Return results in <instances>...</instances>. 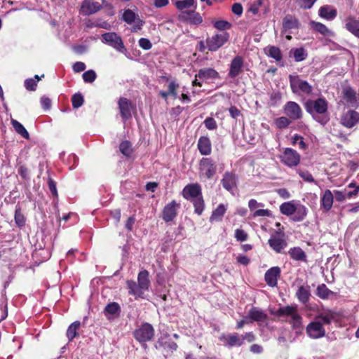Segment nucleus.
Masks as SVG:
<instances>
[{
    "label": "nucleus",
    "instance_id": "f257e3e1",
    "mask_svg": "<svg viewBox=\"0 0 359 359\" xmlns=\"http://www.w3.org/2000/svg\"><path fill=\"white\" fill-rule=\"evenodd\" d=\"M276 316L282 320L289 323L297 334H302L303 330L302 317L298 313L296 306L280 307L276 311Z\"/></svg>",
    "mask_w": 359,
    "mask_h": 359
},
{
    "label": "nucleus",
    "instance_id": "f03ea898",
    "mask_svg": "<svg viewBox=\"0 0 359 359\" xmlns=\"http://www.w3.org/2000/svg\"><path fill=\"white\" fill-rule=\"evenodd\" d=\"M328 102L323 97H319L316 100H309L305 104L306 111L312 117L322 124H325L328 118L325 116L327 112Z\"/></svg>",
    "mask_w": 359,
    "mask_h": 359
},
{
    "label": "nucleus",
    "instance_id": "7ed1b4c3",
    "mask_svg": "<svg viewBox=\"0 0 359 359\" xmlns=\"http://www.w3.org/2000/svg\"><path fill=\"white\" fill-rule=\"evenodd\" d=\"M218 166L219 171L224 169V165H218L212 158H202L199 162V177L201 179L210 180L216 174Z\"/></svg>",
    "mask_w": 359,
    "mask_h": 359
},
{
    "label": "nucleus",
    "instance_id": "20e7f679",
    "mask_svg": "<svg viewBox=\"0 0 359 359\" xmlns=\"http://www.w3.org/2000/svg\"><path fill=\"white\" fill-rule=\"evenodd\" d=\"M102 41L114 48L118 53L125 55L128 50L124 45L122 38L116 32H106L102 34Z\"/></svg>",
    "mask_w": 359,
    "mask_h": 359
},
{
    "label": "nucleus",
    "instance_id": "39448f33",
    "mask_svg": "<svg viewBox=\"0 0 359 359\" xmlns=\"http://www.w3.org/2000/svg\"><path fill=\"white\" fill-rule=\"evenodd\" d=\"M290 85L292 93L295 94L304 93L310 95L312 93L313 87L304 80L301 79L298 76H289Z\"/></svg>",
    "mask_w": 359,
    "mask_h": 359
},
{
    "label": "nucleus",
    "instance_id": "423d86ee",
    "mask_svg": "<svg viewBox=\"0 0 359 359\" xmlns=\"http://www.w3.org/2000/svg\"><path fill=\"white\" fill-rule=\"evenodd\" d=\"M123 20L128 25H133L132 32H137L142 29L144 21L141 20L138 14L130 9H126L123 13Z\"/></svg>",
    "mask_w": 359,
    "mask_h": 359
},
{
    "label": "nucleus",
    "instance_id": "0eeeda50",
    "mask_svg": "<svg viewBox=\"0 0 359 359\" xmlns=\"http://www.w3.org/2000/svg\"><path fill=\"white\" fill-rule=\"evenodd\" d=\"M154 333L153 326L148 323H145L135 331L134 337L140 343H144L151 341L154 336Z\"/></svg>",
    "mask_w": 359,
    "mask_h": 359
},
{
    "label": "nucleus",
    "instance_id": "6e6552de",
    "mask_svg": "<svg viewBox=\"0 0 359 359\" xmlns=\"http://www.w3.org/2000/svg\"><path fill=\"white\" fill-rule=\"evenodd\" d=\"M229 39V34L222 32L216 34L206 40L207 48L210 51H216Z\"/></svg>",
    "mask_w": 359,
    "mask_h": 359
},
{
    "label": "nucleus",
    "instance_id": "1a4fd4ad",
    "mask_svg": "<svg viewBox=\"0 0 359 359\" xmlns=\"http://www.w3.org/2000/svg\"><path fill=\"white\" fill-rule=\"evenodd\" d=\"M283 110L284 114L292 121L301 119L303 116V111L301 107L293 101L287 102L283 106Z\"/></svg>",
    "mask_w": 359,
    "mask_h": 359
},
{
    "label": "nucleus",
    "instance_id": "9d476101",
    "mask_svg": "<svg viewBox=\"0 0 359 359\" xmlns=\"http://www.w3.org/2000/svg\"><path fill=\"white\" fill-rule=\"evenodd\" d=\"M306 332L308 336L313 339L324 337L326 334L324 325L316 318L306 326Z\"/></svg>",
    "mask_w": 359,
    "mask_h": 359
},
{
    "label": "nucleus",
    "instance_id": "9b49d317",
    "mask_svg": "<svg viewBox=\"0 0 359 359\" xmlns=\"http://www.w3.org/2000/svg\"><path fill=\"white\" fill-rule=\"evenodd\" d=\"M180 207V205L174 200L168 203L162 211V219L165 222H172L177 217Z\"/></svg>",
    "mask_w": 359,
    "mask_h": 359
},
{
    "label": "nucleus",
    "instance_id": "f8f14e48",
    "mask_svg": "<svg viewBox=\"0 0 359 359\" xmlns=\"http://www.w3.org/2000/svg\"><path fill=\"white\" fill-rule=\"evenodd\" d=\"M282 161L289 167H294L299 164L300 156L294 149L290 148L285 149L281 156Z\"/></svg>",
    "mask_w": 359,
    "mask_h": 359
},
{
    "label": "nucleus",
    "instance_id": "ddd939ff",
    "mask_svg": "<svg viewBox=\"0 0 359 359\" xmlns=\"http://www.w3.org/2000/svg\"><path fill=\"white\" fill-rule=\"evenodd\" d=\"M102 6L99 2L93 0H84L81 6L80 13L83 15H93L100 10Z\"/></svg>",
    "mask_w": 359,
    "mask_h": 359
},
{
    "label": "nucleus",
    "instance_id": "4468645a",
    "mask_svg": "<svg viewBox=\"0 0 359 359\" xmlns=\"http://www.w3.org/2000/svg\"><path fill=\"white\" fill-rule=\"evenodd\" d=\"M269 246L277 253H280L287 246V243L283 238V236L276 233L272 235L269 241Z\"/></svg>",
    "mask_w": 359,
    "mask_h": 359
},
{
    "label": "nucleus",
    "instance_id": "2eb2a0df",
    "mask_svg": "<svg viewBox=\"0 0 359 359\" xmlns=\"http://www.w3.org/2000/svg\"><path fill=\"white\" fill-rule=\"evenodd\" d=\"M182 194L186 199L194 200L202 196L201 186L198 184H188L184 188Z\"/></svg>",
    "mask_w": 359,
    "mask_h": 359
},
{
    "label": "nucleus",
    "instance_id": "dca6fc26",
    "mask_svg": "<svg viewBox=\"0 0 359 359\" xmlns=\"http://www.w3.org/2000/svg\"><path fill=\"white\" fill-rule=\"evenodd\" d=\"M178 18L181 20L189 21L194 25L201 24L203 21L201 15L198 13H196L195 9L182 11L179 15Z\"/></svg>",
    "mask_w": 359,
    "mask_h": 359
},
{
    "label": "nucleus",
    "instance_id": "f3484780",
    "mask_svg": "<svg viewBox=\"0 0 359 359\" xmlns=\"http://www.w3.org/2000/svg\"><path fill=\"white\" fill-rule=\"evenodd\" d=\"M358 121L359 113L353 110L348 111L341 119L342 125L349 128L353 127Z\"/></svg>",
    "mask_w": 359,
    "mask_h": 359
},
{
    "label": "nucleus",
    "instance_id": "a211bd4d",
    "mask_svg": "<svg viewBox=\"0 0 359 359\" xmlns=\"http://www.w3.org/2000/svg\"><path fill=\"white\" fill-rule=\"evenodd\" d=\"M280 269L278 266H273L266 271L264 276L265 281L270 287L277 285L278 278L280 275Z\"/></svg>",
    "mask_w": 359,
    "mask_h": 359
},
{
    "label": "nucleus",
    "instance_id": "6ab92c4d",
    "mask_svg": "<svg viewBox=\"0 0 359 359\" xmlns=\"http://www.w3.org/2000/svg\"><path fill=\"white\" fill-rule=\"evenodd\" d=\"M167 337V334H165L160 337L156 341V342L154 344V348L157 350L163 348L171 352L176 351L177 348V344L172 341H165V339Z\"/></svg>",
    "mask_w": 359,
    "mask_h": 359
},
{
    "label": "nucleus",
    "instance_id": "aec40b11",
    "mask_svg": "<svg viewBox=\"0 0 359 359\" xmlns=\"http://www.w3.org/2000/svg\"><path fill=\"white\" fill-rule=\"evenodd\" d=\"M243 67V60L241 56H236L231 61L229 72V77L234 79L238 76Z\"/></svg>",
    "mask_w": 359,
    "mask_h": 359
},
{
    "label": "nucleus",
    "instance_id": "412c9836",
    "mask_svg": "<svg viewBox=\"0 0 359 359\" xmlns=\"http://www.w3.org/2000/svg\"><path fill=\"white\" fill-rule=\"evenodd\" d=\"M236 175L233 172H226L221 180L222 187L227 191H232L236 186Z\"/></svg>",
    "mask_w": 359,
    "mask_h": 359
},
{
    "label": "nucleus",
    "instance_id": "4be33fe9",
    "mask_svg": "<svg viewBox=\"0 0 359 359\" xmlns=\"http://www.w3.org/2000/svg\"><path fill=\"white\" fill-rule=\"evenodd\" d=\"M118 108L121 116L124 121L131 117V103L127 98L121 97L119 99Z\"/></svg>",
    "mask_w": 359,
    "mask_h": 359
},
{
    "label": "nucleus",
    "instance_id": "5701e85b",
    "mask_svg": "<svg viewBox=\"0 0 359 359\" xmlns=\"http://www.w3.org/2000/svg\"><path fill=\"white\" fill-rule=\"evenodd\" d=\"M343 93L344 99L346 101V104L350 107L357 108L359 103L355 91L353 88L348 87L344 89Z\"/></svg>",
    "mask_w": 359,
    "mask_h": 359
},
{
    "label": "nucleus",
    "instance_id": "b1692460",
    "mask_svg": "<svg viewBox=\"0 0 359 359\" xmlns=\"http://www.w3.org/2000/svg\"><path fill=\"white\" fill-rule=\"evenodd\" d=\"M229 347L241 346L243 344V338L237 333L230 334L229 335H223L220 337Z\"/></svg>",
    "mask_w": 359,
    "mask_h": 359
},
{
    "label": "nucleus",
    "instance_id": "393cba45",
    "mask_svg": "<svg viewBox=\"0 0 359 359\" xmlns=\"http://www.w3.org/2000/svg\"><path fill=\"white\" fill-rule=\"evenodd\" d=\"M196 78L202 81L217 79L219 78V73L213 68H203L198 70Z\"/></svg>",
    "mask_w": 359,
    "mask_h": 359
},
{
    "label": "nucleus",
    "instance_id": "a878e982",
    "mask_svg": "<svg viewBox=\"0 0 359 359\" xmlns=\"http://www.w3.org/2000/svg\"><path fill=\"white\" fill-rule=\"evenodd\" d=\"M318 15L320 18L327 20H334L337 15V10L330 5H325L320 8Z\"/></svg>",
    "mask_w": 359,
    "mask_h": 359
},
{
    "label": "nucleus",
    "instance_id": "bb28decb",
    "mask_svg": "<svg viewBox=\"0 0 359 359\" xmlns=\"http://www.w3.org/2000/svg\"><path fill=\"white\" fill-rule=\"evenodd\" d=\"M334 196L330 190L327 189L323 194L320 199V205L325 212L329 211L333 204Z\"/></svg>",
    "mask_w": 359,
    "mask_h": 359
},
{
    "label": "nucleus",
    "instance_id": "cd10ccee",
    "mask_svg": "<svg viewBox=\"0 0 359 359\" xmlns=\"http://www.w3.org/2000/svg\"><path fill=\"white\" fill-rule=\"evenodd\" d=\"M149 272L147 270L140 271L137 276V284L144 292L147 291L150 287Z\"/></svg>",
    "mask_w": 359,
    "mask_h": 359
},
{
    "label": "nucleus",
    "instance_id": "c85d7f7f",
    "mask_svg": "<svg viewBox=\"0 0 359 359\" xmlns=\"http://www.w3.org/2000/svg\"><path fill=\"white\" fill-rule=\"evenodd\" d=\"M129 294L135 297V299L144 298V291L139 287V285L134 280L126 282Z\"/></svg>",
    "mask_w": 359,
    "mask_h": 359
},
{
    "label": "nucleus",
    "instance_id": "c756f323",
    "mask_svg": "<svg viewBox=\"0 0 359 359\" xmlns=\"http://www.w3.org/2000/svg\"><path fill=\"white\" fill-rule=\"evenodd\" d=\"M308 210L304 205L297 203L295 207V212L292 216V219L294 222H301L306 217Z\"/></svg>",
    "mask_w": 359,
    "mask_h": 359
},
{
    "label": "nucleus",
    "instance_id": "7c9ffc66",
    "mask_svg": "<svg viewBox=\"0 0 359 359\" xmlns=\"http://www.w3.org/2000/svg\"><path fill=\"white\" fill-rule=\"evenodd\" d=\"M310 25L311 28L314 31L321 34L323 36H327L331 37L334 36V33L332 31L330 30L324 24L321 22L311 21Z\"/></svg>",
    "mask_w": 359,
    "mask_h": 359
},
{
    "label": "nucleus",
    "instance_id": "2f4dec72",
    "mask_svg": "<svg viewBox=\"0 0 359 359\" xmlns=\"http://www.w3.org/2000/svg\"><path fill=\"white\" fill-rule=\"evenodd\" d=\"M198 149L202 155H209L211 153V143L209 138L207 137H200Z\"/></svg>",
    "mask_w": 359,
    "mask_h": 359
},
{
    "label": "nucleus",
    "instance_id": "473e14b6",
    "mask_svg": "<svg viewBox=\"0 0 359 359\" xmlns=\"http://www.w3.org/2000/svg\"><path fill=\"white\" fill-rule=\"evenodd\" d=\"M121 311L120 306L116 302L108 304L104 309V314L108 319L113 318L119 315Z\"/></svg>",
    "mask_w": 359,
    "mask_h": 359
},
{
    "label": "nucleus",
    "instance_id": "72a5a7b5",
    "mask_svg": "<svg viewBox=\"0 0 359 359\" xmlns=\"http://www.w3.org/2000/svg\"><path fill=\"white\" fill-rule=\"evenodd\" d=\"M248 317L254 321L262 322L267 318V315L262 310L253 307L250 310Z\"/></svg>",
    "mask_w": 359,
    "mask_h": 359
},
{
    "label": "nucleus",
    "instance_id": "f704fd0d",
    "mask_svg": "<svg viewBox=\"0 0 359 359\" xmlns=\"http://www.w3.org/2000/svg\"><path fill=\"white\" fill-rule=\"evenodd\" d=\"M226 211V205L224 204H219L215 210H214L212 212V215L210 217V222H220L222 219Z\"/></svg>",
    "mask_w": 359,
    "mask_h": 359
},
{
    "label": "nucleus",
    "instance_id": "c9c22d12",
    "mask_svg": "<svg viewBox=\"0 0 359 359\" xmlns=\"http://www.w3.org/2000/svg\"><path fill=\"white\" fill-rule=\"evenodd\" d=\"M345 27L355 36L359 38V20L350 17L346 20Z\"/></svg>",
    "mask_w": 359,
    "mask_h": 359
},
{
    "label": "nucleus",
    "instance_id": "e433bc0d",
    "mask_svg": "<svg viewBox=\"0 0 359 359\" xmlns=\"http://www.w3.org/2000/svg\"><path fill=\"white\" fill-rule=\"evenodd\" d=\"M317 318L323 325L331 324L336 319V313L332 311H328L318 315Z\"/></svg>",
    "mask_w": 359,
    "mask_h": 359
},
{
    "label": "nucleus",
    "instance_id": "4c0bfd02",
    "mask_svg": "<svg viewBox=\"0 0 359 359\" xmlns=\"http://www.w3.org/2000/svg\"><path fill=\"white\" fill-rule=\"evenodd\" d=\"M296 295L299 302L303 304L306 303L310 297V291L309 286H300L296 292Z\"/></svg>",
    "mask_w": 359,
    "mask_h": 359
},
{
    "label": "nucleus",
    "instance_id": "58836bf2",
    "mask_svg": "<svg viewBox=\"0 0 359 359\" xmlns=\"http://www.w3.org/2000/svg\"><path fill=\"white\" fill-rule=\"evenodd\" d=\"M292 259L296 261H306V253L299 247L291 248L288 252Z\"/></svg>",
    "mask_w": 359,
    "mask_h": 359
},
{
    "label": "nucleus",
    "instance_id": "ea45409f",
    "mask_svg": "<svg viewBox=\"0 0 359 359\" xmlns=\"http://www.w3.org/2000/svg\"><path fill=\"white\" fill-rule=\"evenodd\" d=\"M296 205L297 203H294L292 201L283 203L280 206V211L285 215L292 216L293 213L295 212Z\"/></svg>",
    "mask_w": 359,
    "mask_h": 359
},
{
    "label": "nucleus",
    "instance_id": "a19ab883",
    "mask_svg": "<svg viewBox=\"0 0 359 359\" xmlns=\"http://www.w3.org/2000/svg\"><path fill=\"white\" fill-rule=\"evenodd\" d=\"M176 8L182 11H184L185 9H189L191 8H194V9L196 8V0H179L177 1L175 4Z\"/></svg>",
    "mask_w": 359,
    "mask_h": 359
},
{
    "label": "nucleus",
    "instance_id": "79ce46f5",
    "mask_svg": "<svg viewBox=\"0 0 359 359\" xmlns=\"http://www.w3.org/2000/svg\"><path fill=\"white\" fill-rule=\"evenodd\" d=\"M265 53L270 57L273 58L276 61L282 60V53L279 48L276 46H268L265 49Z\"/></svg>",
    "mask_w": 359,
    "mask_h": 359
},
{
    "label": "nucleus",
    "instance_id": "37998d69",
    "mask_svg": "<svg viewBox=\"0 0 359 359\" xmlns=\"http://www.w3.org/2000/svg\"><path fill=\"white\" fill-rule=\"evenodd\" d=\"M296 62H302L307 57V53L304 48H293L290 51Z\"/></svg>",
    "mask_w": 359,
    "mask_h": 359
},
{
    "label": "nucleus",
    "instance_id": "c03bdc74",
    "mask_svg": "<svg viewBox=\"0 0 359 359\" xmlns=\"http://www.w3.org/2000/svg\"><path fill=\"white\" fill-rule=\"evenodd\" d=\"M11 124L15 130L26 140L29 139V135L26 128L18 121L12 119Z\"/></svg>",
    "mask_w": 359,
    "mask_h": 359
},
{
    "label": "nucleus",
    "instance_id": "a18cd8bd",
    "mask_svg": "<svg viewBox=\"0 0 359 359\" xmlns=\"http://www.w3.org/2000/svg\"><path fill=\"white\" fill-rule=\"evenodd\" d=\"M297 20L294 18L292 16H286L283 19V32H286L289 29L297 28Z\"/></svg>",
    "mask_w": 359,
    "mask_h": 359
},
{
    "label": "nucleus",
    "instance_id": "49530a36",
    "mask_svg": "<svg viewBox=\"0 0 359 359\" xmlns=\"http://www.w3.org/2000/svg\"><path fill=\"white\" fill-rule=\"evenodd\" d=\"M81 323L75 321L72 323L67 330V337L69 341H72L77 334V330L80 327Z\"/></svg>",
    "mask_w": 359,
    "mask_h": 359
},
{
    "label": "nucleus",
    "instance_id": "de8ad7c7",
    "mask_svg": "<svg viewBox=\"0 0 359 359\" xmlns=\"http://www.w3.org/2000/svg\"><path fill=\"white\" fill-rule=\"evenodd\" d=\"M191 201L195 208V212L201 215L204 210V201L202 196L196 197L195 199L191 200Z\"/></svg>",
    "mask_w": 359,
    "mask_h": 359
},
{
    "label": "nucleus",
    "instance_id": "09e8293b",
    "mask_svg": "<svg viewBox=\"0 0 359 359\" xmlns=\"http://www.w3.org/2000/svg\"><path fill=\"white\" fill-rule=\"evenodd\" d=\"M15 222L18 227H22L25 224V216L18 206H16L15 211Z\"/></svg>",
    "mask_w": 359,
    "mask_h": 359
},
{
    "label": "nucleus",
    "instance_id": "8fccbe9b",
    "mask_svg": "<svg viewBox=\"0 0 359 359\" xmlns=\"http://www.w3.org/2000/svg\"><path fill=\"white\" fill-rule=\"evenodd\" d=\"M332 293L325 284H321L317 287L316 294L322 299L328 298Z\"/></svg>",
    "mask_w": 359,
    "mask_h": 359
},
{
    "label": "nucleus",
    "instance_id": "3c124183",
    "mask_svg": "<svg viewBox=\"0 0 359 359\" xmlns=\"http://www.w3.org/2000/svg\"><path fill=\"white\" fill-rule=\"evenodd\" d=\"M120 151L126 156H130L133 152L132 144L128 141H123L119 146Z\"/></svg>",
    "mask_w": 359,
    "mask_h": 359
},
{
    "label": "nucleus",
    "instance_id": "603ef678",
    "mask_svg": "<svg viewBox=\"0 0 359 359\" xmlns=\"http://www.w3.org/2000/svg\"><path fill=\"white\" fill-rule=\"evenodd\" d=\"M292 123V121L287 116H281L275 120L277 128L282 129L285 128Z\"/></svg>",
    "mask_w": 359,
    "mask_h": 359
},
{
    "label": "nucleus",
    "instance_id": "864d4df0",
    "mask_svg": "<svg viewBox=\"0 0 359 359\" xmlns=\"http://www.w3.org/2000/svg\"><path fill=\"white\" fill-rule=\"evenodd\" d=\"M214 27L220 31L228 30L231 27V24L226 20H218L213 23Z\"/></svg>",
    "mask_w": 359,
    "mask_h": 359
},
{
    "label": "nucleus",
    "instance_id": "5fc2aeb1",
    "mask_svg": "<svg viewBox=\"0 0 359 359\" xmlns=\"http://www.w3.org/2000/svg\"><path fill=\"white\" fill-rule=\"evenodd\" d=\"M72 107L75 109H78L81 107L83 104V97L80 93H76L72 96Z\"/></svg>",
    "mask_w": 359,
    "mask_h": 359
},
{
    "label": "nucleus",
    "instance_id": "6e6d98bb",
    "mask_svg": "<svg viewBox=\"0 0 359 359\" xmlns=\"http://www.w3.org/2000/svg\"><path fill=\"white\" fill-rule=\"evenodd\" d=\"M82 77L86 83H92L95 80L97 74L94 70L90 69L85 72Z\"/></svg>",
    "mask_w": 359,
    "mask_h": 359
},
{
    "label": "nucleus",
    "instance_id": "4d7b16f0",
    "mask_svg": "<svg viewBox=\"0 0 359 359\" xmlns=\"http://www.w3.org/2000/svg\"><path fill=\"white\" fill-rule=\"evenodd\" d=\"M299 175L305 181L307 182H315L314 178L313 177L312 175L306 170H298L297 171Z\"/></svg>",
    "mask_w": 359,
    "mask_h": 359
},
{
    "label": "nucleus",
    "instance_id": "13d9d810",
    "mask_svg": "<svg viewBox=\"0 0 359 359\" xmlns=\"http://www.w3.org/2000/svg\"><path fill=\"white\" fill-rule=\"evenodd\" d=\"M179 87V84L175 81H171L168 85V93L171 95L174 99L177 98V93L176 89Z\"/></svg>",
    "mask_w": 359,
    "mask_h": 359
},
{
    "label": "nucleus",
    "instance_id": "bf43d9fd",
    "mask_svg": "<svg viewBox=\"0 0 359 359\" xmlns=\"http://www.w3.org/2000/svg\"><path fill=\"white\" fill-rule=\"evenodd\" d=\"M37 86V81L30 78L25 81V87L27 90L34 91L36 90Z\"/></svg>",
    "mask_w": 359,
    "mask_h": 359
},
{
    "label": "nucleus",
    "instance_id": "052dcab7",
    "mask_svg": "<svg viewBox=\"0 0 359 359\" xmlns=\"http://www.w3.org/2000/svg\"><path fill=\"white\" fill-rule=\"evenodd\" d=\"M235 238L238 241L243 242L248 240V234L241 229L235 231Z\"/></svg>",
    "mask_w": 359,
    "mask_h": 359
},
{
    "label": "nucleus",
    "instance_id": "680f3d73",
    "mask_svg": "<svg viewBox=\"0 0 359 359\" xmlns=\"http://www.w3.org/2000/svg\"><path fill=\"white\" fill-rule=\"evenodd\" d=\"M316 0H297L298 5L304 9L311 8Z\"/></svg>",
    "mask_w": 359,
    "mask_h": 359
},
{
    "label": "nucleus",
    "instance_id": "e2e57ef3",
    "mask_svg": "<svg viewBox=\"0 0 359 359\" xmlns=\"http://www.w3.org/2000/svg\"><path fill=\"white\" fill-rule=\"evenodd\" d=\"M140 47L145 50H150L152 47L151 41L146 38H141L138 41Z\"/></svg>",
    "mask_w": 359,
    "mask_h": 359
},
{
    "label": "nucleus",
    "instance_id": "0e129e2a",
    "mask_svg": "<svg viewBox=\"0 0 359 359\" xmlns=\"http://www.w3.org/2000/svg\"><path fill=\"white\" fill-rule=\"evenodd\" d=\"M205 126L209 130H214L217 128V123L213 118L209 117L204 121Z\"/></svg>",
    "mask_w": 359,
    "mask_h": 359
},
{
    "label": "nucleus",
    "instance_id": "69168bd1",
    "mask_svg": "<svg viewBox=\"0 0 359 359\" xmlns=\"http://www.w3.org/2000/svg\"><path fill=\"white\" fill-rule=\"evenodd\" d=\"M18 174L21 176V177L24 180H29V172L27 168L25 165H20L18 169Z\"/></svg>",
    "mask_w": 359,
    "mask_h": 359
},
{
    "label": "nucleus",
    "instance_id": "338daca9",
    "mask_svg": "<svg viewBox=\"0 0 359 359\" xmlns=\"http://www.w3.org/2000/svg\"><path fill=\"white\" fill-rule=\"evenodd\" d=\"M271 215L270 210L267 209H259L254 212L253 217H269Z\"/></svg>",
    "mask_w": 359,
    "mask_h": 359
},
{
    "label": "nucleus",
    "instance_id": "774afa93",
    "mask_svg": "<svg viewBox=\"0 0 359 359\" xmlns=\"http://www.w3.org/2000/svg\"><path fill=\"white\" fill-rule=\"evenodd\" d=\"M232 12L237 15H241L243 13V6L239 3H235L232 5Z\"/></svg>",
    "mask_w": 359,
    "mask_h": 359
}]
</instances>
